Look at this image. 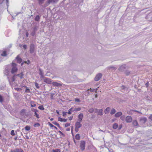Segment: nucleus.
<instances>
[{"mask_svg": "<svg viewBox=\"0 0 152 152\" xmlns=\"http://www.w3.org/2000/svg\"><path fill=\"white\" fill-rule=\"evenodd\" d=\"M48 124L50 127H53V126H54L50 122L48 123Z\"/></svg>", "mask_w": 152, "mask_h": 152, "instance_id": "nucleus-46", "label": "nucleus"}, {"mask_svg": "<svg viewBox=\"0 0 152 152\" xmlns=\"http://www.w3.org/2000/svg\"><path fill=\"white\" fill-rule=\"evenodd\" d=\"M45 0H38L39 4L40 5L42 4L44 2Z\"/></svg>", "mask_w": 152, "mask_h": 152, "instance_id": "nucleus-30", "label": "nucleus"}, {"mask_svg": "<svg viewBox=\"0 0 152 152\" xmlns=\"http://www.w3.org/2000/svg\"><path fill=\"white\" fill-rule=\"evenodd\" d=\"M22 87H24L26 88V90L25 91V93H29L30 92V90L29 89L27 86H23Z\"/></svg>", "mask_w": 152, "mask_h": 152, "instance_id": "nucleus-13", "label": "nucleus"}, {"mask_svg": "<svg viewBox=\"0 0 152 152\" xmlns=\"http://www.w3.org/2000/svg\"><path fill=\"white\" fill-rule=\"evenodd\" d=\"M27 62L28 63H27V61H25L24 62L26 63H27L28 64H29L30 63V61L29 60H28Z\"/></svg>", "mask_w": 152, "mask_h": 152, "instance_id": "nucleus-55", "label": "nucleus"}, {"mask_svg": "<svg viewBox=\"0 0 152 152\" xmlns=\"http://www.w3.org/2000/svg\"><path fill=\"white\" fill-rule=\"evenodd\" d=\"M149 85V82L148 81L145 84V86H146V87H148Z\"/></svg>", "mask_w": 152, "mask_h": 152, "instance_id": "nucleus-50", "label": "nucleus"}, {"mask_svg": "<svg viewBox=\"0 0 152 152\" xmlns=\"http://www.w3.org/2000/svg\"><path fill=\"white\" fill-rule=\"evenodd\" d=\"M115 109H112L110 112V114L111 115L114 114L115 112Z\"/></svg>", "mask_w": 152, "mask_h": 152, "instance_id": "nucleus-31", "label": "nucleus"}, {"mask_svg": "<svg viewBox=\"0 0 152 152\" xmlns=\"http://www.w3.org/2000/svg\"><path fill=\"white\" fill-rule=\"evenodd\" d=\"M53 86H62V85L59 83H58L56 82H53L51 83Z\"/></svg>", "mask_w": 152, "mask_h": 152, "instance_id": "nucleus-8", "label": "nucleus"}, {"mask_svg": "<svg viewBox=\"0 0 152 152\" xmlns=\"http://www.w3.org/2000/svg\"><path fill=\"white\" fill-rule=\"evenodd\" d=\"M15 89L17 91H19L22 90V89L19 88H15Z\"/></svg>", "mask_w": 152, "mask_h": 152, "instance_id": "nucleus-47", "label": "nucleus"}, {"mask_svg": "<svg viewBox=\"0 0 152 152\" xmlns=\"http://www.w3.org/2000/svg\"><path fill=\"white\" fill-rule=\"evenodd\" d=\"M32 111H34L35 112H38V110L36 109H32Z\"/></svg>", "mask_w": 152, "mask_h": 152, "instance_id": "nucleus-51", "label": "nucleus"}, {"mask_svg": "<svg viewBox=\"0 0 152 152\" xmlns=\"http://www.w3.org/2000/svg\"><path fill=\"white\" fill-rule=\"evenodd\" d=\"M44 81L47 83L51 84L52 83V80L50 78L44 77L43 79Z\"/></svg>", "mask_w": 152, "mask_h": 152, "instance_id": "nucleus-3", "label": "nucleus"}, {"mask_svg": "<svg viewBox=\"0 0 152 152\" xmlns=\"http://www.w3.org/2000/svg\"><path fill=\"white\" fill-rule=\"evenodd\" d=\"M53 123L54 124L56 125L57 126H58L59 128H61V127L60 126L59 124L58 123L56 122V121L53 122Z\"/></svg>", "mask_w": 152, "mask_h": 152, "instance_id": "nucleus-22", "label": "nucleus"}, {"mask_svg": "<svg viewBox=\"0 0 152 152\" xmlns=\"http://www.w3.org/2000/svg\"><path fill=\"white\" fill-rule=\"evenodd\" d=\"M38 108L41 110H44V108L43 105L39 106L38 107Z\"/></svg>", "mask_w": 152, "mask_h": 152, "instance_id": "nucleus-32", "label": "nucleus"}, {"mask_svg": "<svg viewBox=\"0 0 152 152\" xmlns=\"http://www.w3.org/2000/svg\"><path fill=\"white\" fill-rule=\"evenodd\" d=\"M34 45L33 44H31L30 45V52L31 53H34Z\"/></svg>", "mask_w": 152, "mask_h": 152, "instance_id": "nucleus-5", "label": "nucleus"}, {"mask_svg": "<svg viewBox=\"0 0 152 152\" xmlns=\"http://www.w3.org/2000/svg\"><path fill=\"white\" fill-rule=\"evenodd\" d=\"M16 75L19 77L20 79H22L23 78V74L22 73H21L20 74H18L17 75Z\"/></svg>", "mask_w": 152, "mask_h": 152, "instance_id": "nucleus-35", "label": "nucleus"}, {"mask_svg": "<svg viewBox=\"0 0 152 152\" xmlns=\"http://www.w3.org/2000/svg\"><path fill=\"white\" fill-rule=\"evenodd\" d=\"M80 110H81V108L80 107H78V108H75L74 109V110H75V111H79Z\"/></svg>", "mask_w": 152, "mask_h": 152, "instance_id": "nucleus-42", "label": "nucleus"}, {"mask_svg": "<svg viewBox=\"0 0 152 152\" xmlns=\"http://www.w3.org/2000/svg\"><path fill=\"white\" fill-rule=\"evenodd\" d=\"M75 101L77 102H80V99L78 98L75 99Z\"/></svg>", "mask_w": 152, "mask_h": 152, "instance_id": "nucleus-49", "label": "nucleus"}, {"mask_svg": "<svg viewBox=\"0 0 152 152\" xmlns=\"http://www.w3.org/2000/svg\"><path fill=\"white\" fill-rule=\"evenodd\" d=\"M11 134L12 136H14V135H15V133L14 132V131L13 130H12L11 131Z\"/></svg>", "mask_w": 152, "mask_h": 152, "instance_id": "nucleus-43", "label": "nucleus"}, {"mask_svg": "<svg viewBox=\"0 0 152 152\" xmlns=\"http://www.w3.org/2000/svg\"><path fill=\"white\" fill-rule=\"evenodd\" d=\"M97 89H92L91 88H90L89 89H88L87 90L88 91L90 90L91 92H94L95 91V92L96 93V91Z\"/></svg>", "mask_w": 152, "mask_h": 152, "instance_id": "nucleus-25", "label": "nucleus"}, {"mask_svg": "<svg viewBox=\"0 0 152 152\" xmlns=\"http://www.w3.org/2000/svg\"><path fill=\"white\" fill-rule=\"evenodd\" d=\"M126 66L125 65H122L120 66L119 68V70L120 71H124L126 68Z\"/></svg>", "mask_w": 152, "mask_h": 152, "instance_id": "nucleus-10", "label": "nucleus"}, {"mask_svg": "<svg viewBox=\"0 0 152 152\" xmlns=\"http://www.w3.org/2000/svg\"><path fill=\"white\" fill-rule=\"evenodd\" d=\"M126 121L127 123L131 122L132 121V118L129 116H127L126 118Z\"/></svg>", "mask_w": 152, "mask_h": 152, "instance_id": "nucleus-7", "label": "nucleus"}, {"mask_svg": "<svg viewBox=\"0 0 152 152\" xmlns=\"http://www.w3.org/2000/svg\"><path fill=\"white\" fill-rule=\"evenodd\" d=\"M15 152H24V151L21 148H16L15 149Z\"/></svg>", "mask_w": 152, "mask_h": 152, "instance_id": "nucleus-21", "label": "nucleus"}, {"mask_svg": "<svg viewBox=\"0 0 152 152\" xmlns=\"http://www.w3.org/2000/svg\"><path fill=\"white\" fill-rule=\"evenodd\" d=\"M67 113L68 114H71L72 113V112H71V111L70 110H69L68 111V112Z\"/></svg>", "mask_w": 152, "mask_h": 152, "instance_id": "nucleus-60", "label": "nucleus"}, {"mask_svg": "<svg viewBox=\"0 0 152 152\" xmlns=\"http://www.w3.org/2000/svg\"><path fill=\"white\" fill-rule=\"evenodd\" d=\"M94 111V109L93 108L90 109L88 110V112L91 113H93Z\"/></svg>", "mask_w": 152, "mask_h": 152, "instance_id": "nucleus-36", "label": "nucleus"}, {"mask_svg": "<svg viewBox=\"0 0 152 152\" xmlns=\"http://www.w3.org/2000/svg\"><path fill=\"white\" fill-rule=\"evenodd\" d=\"M118 125L117 123H115L113 125V129H115L118 128Z\"/></svg>", "mask_w": 152, "mask_h": 152, "instance_id": "nucleus-15", "label": "nucleus"}, {"mask_svg": "<svg viewBox=\"0 0 152 152\" xmlns=\"http://www.w3.org/2000/svg\"><path fill=\"white\" fill-rule=\"evenodd\" d=\"M26 110L25 109H23L20 112V114L21 115H23L26 112Z\"/></svg>", "mask_w": 152, "mask_h": 152, "instance_id": "nucleus-14", "label": "nucleus"}, {"mask_svg": "<svg viewBox=\"0 0 152 152\" xmlns=\"http://www.w3.org/2000/svg\"><path fill=\"white\" fill-rule=\"evenodd\" d=\"M102 75L101 73L97 74L94 78V80L96 81H98L102 77Z\"/></svg>", "mask_w": 152, "mask_h": 152, "instance_id": "nucleus-4", "label": "nucleus"}, {"mask_svg": "<svg viewBox=\"0 0 152 152\" xmlns=\"http://www.w3.org/2000/svg\"><path fill=\"white\" fill-rule=\"evenodd\" d=\"M133 111H134V112H138L139 113H141L140 112H139L138 111H137V110H134Z\"/></svg>", "mask_w": 152, "mask_h": 152, "instance_id": "nucleus-62", "label": "nucleus"}, {"mask_svg": "<svg viewBox=\"0 0 152 152\" xmlns=\"http://www.w3.org/2000/svg\"><path fill=\"white\" fill-rule=\"evenodd\" d=\"M56 113L58 114H59V112L58 111V110H56Z\"/></svg>", "mask_w": 152, "mask_h": 152, "instance_id": "nucleus-64", "label": "nucleus"}, {"mask_svg": "<svg viewBox=\"0 0 152 152\" xmlns=\"http://www.w3.org/2000/svg\"><path fill=\"white\" fill-rule=\"evenodd\" d=\"M67 113V112H63V116L64 117H65Z\"/></svg>", "mask_w": 152, "mask_h": 152, "instance_id": "nucleus-45", "label": "nucleus"}, {"mask_svg": "<svg viewBox=\"0 0 152 152\" xmlns=\"http://www.w3.org/2000/svg\"><path fill=\"white\" fill-rule=\"evenodd\" d=\"M103 110L102 109L98 110L97 109H95V112L98 113V114L99 115H102Z\"/></svg>", "mask_w": 152, "mask_h": 152, "instance_id": "nucleus-6", "label": "nucleus"}, {"mask_svg": "<svg viewBox=\"0 0 152 152\" xmlns=\"http://www.w3.org/2000/svg\"><path fill=\"white\" fill-rule=\"evenodd\" d=\"M67 119H63L62 122H66Z\"/></svg>", "mask_w": 152, "mask_h": 152, "instance_id": "nucleus-57", "label": "nucleus"}, {"mask_svg": "<svg viewBox=\"0 0 152 152\" xmlns=\"http://www.w3.org/2000/svg\"><path fill=\"white\" fill-rule=\"evenodd\" d=\"M34 126H40L39 124L38 123H36L34 124Z\"/></svg>", "mask_w": 152, "mask_h": 152, "instance_id": "nucleus-53", "label": "nucleus"}, {"mask_svg": "<svg viewBox=\"0 0 152 152\" xmlns=\"http://www.w3.org/2000/svg\"><path fill=\"white\" fill-rule=\"evenodd\" d=\"M39 71L40 72L39 73V75L41 77L44 78V77L43 76V73L41 71V70L40 69H39Z\"/></svg>", "mask_w": 152, "mask_h": 152, "instance_id": "nucleus-19", "label": "nucleus"}, {"mask_svg": "<svg viewBox=\"0 0 152 152\" xmlns=\"http://www.w3.org/2000/svg\"><path fill=\"white\" fill-rule=\"evenodd\" d=\"M149 118L152 121V114L150 115L149 117Z\"/></svg>", "mask_w": 152, "mask_h": 152, "instance_id": "nucleus-58", "label": "nucleus"}, {"mask_svg": "<svg viewBox=\"0 0 152 152\" xmlns=\"http://www.w3.org/2000/svg\"><path fill=\"white\" fill-rule=\"evenodd\" d=\"M58 132L61 134L62 135H64V134L60 131H58Z\"/></svg>", "mask_w": 152, "mask_h": 152, "instance_id": "nucleus-54", "label": "nucleus"}, {"mask_svg": "<svg viewBox=\"0 0 152 152\" xmlns=\"http://www.w3.org/2000/svg\"><path fill=\"white\" fill-rule=\"evenodd\" d=\"M34 115L36 116L37 118H39V115L37 113V112H35L34 113Z\"/></svg>", "mask_w": 152, "mask_h": 152, "instance_id": "nucleus-38", "label": "nucleus"}, {"mask_svg": "<svg viewBox=\"0 0 152 152\" xmlns=\"http://www.w3.org/2000/svg\"><path fill=\"white\" fill-rule=\"evenodd\" d=\"M16 59L17 62L19 63H20L22 61V59L19 58L18 56L17 57Z\"/></svg>", "mask_w": 152, "mask_h": 152, "instance_id": "nucleus-18", "label": "nucleus"}, {"mask_svg": "<svg viewBox=\"0 0 152 152\" xmlns=\"http://www.w3.org/2000/svg\"><path fill=\"white\" fill-rule=\"evenodd\" d=\"M122 124H120V125L118 127V130H120L122 128Z\"/></svg>", "mask_w": 152, "mask_h": 152, "instance_id": "nucleus-44", "label": "nucleus"}, {"mask_svg": "<svg viewBox=\"0 0 152 152\" xmlns=\"http://www.w3.org/2000/svg\"><path fill=\"white\" fill-rule=\"evenodd\" d=\"M120 118L122 121H124L126 118L125 116L124 115H122V116H121V117Z\"/></svg>", "mask_w": 152, "mask_h": 152, "instance_id": "nucleus-37", "label": "nucleus"}, {"mask_svg": "<svg viewBox=\"0 0 152 152\" xmlns=\"http://www.w3.org/2000/svg\"><path fill=\"white\" fill-rule=\"evenodd\" d=\"M30 128H31L29 126H26L25 127V129H26V130H27V131L29 130L30 129Z\"/></svg>", "mask_w": 152, "mask_h": 152, "instance_id": "nucleus-34", "label": "nucleus"}, {"mask_svg": "<svg viewBox=\"0 0 152 152\" xmlns=\"http://www.w3.org/2000/svg\"><path fill=\"white\" fill-rule=\"evenodd\" d=\"M79 128L75 127V130L76 132H77L78 131Z\"/></svg>", "mask_w": 152, "mask_h": 152, "instance_id": "nucleus-52", "label": "nucleus"}, {"mask_svg": "<svg viewBox=\"0 0 152 152\" xmlns=\"http://www.w3.org/2000/svg\"><path fill=\"white\" fill-rule=\"evenodd\" d=\"M63 119L61 117L58 118V121H59L62 122Z\"/></svg>", "mask_w": 152, "mask_h": 152, "instance_id": "nucleus-48", "label": "nucleus"}, {"mask_svg": "<svg viewBox=\"0 0 152 152\" xmlns=\"http://www.w3.org/2000/svg\"><path fill=\"white\" fill-rule=\"evenodd\" d=\"M110 108L109 107H107L104 111L105 113V114H108L109 113V112L110 110Z\"/></svg>", "mask_w": 152, "mask_h": 152, "instance_id": "nucleus-17", "label": "nucleus"}, {"mask_svg": "<svg viewBox=\"0 0 152 152\" xmlns=\"http://www.w3.org/2000/svg\"><path fill=\"white\" fill-rule=\"evenodd\" d=\"M73 117V116H72L70 117H69L68 118H69V120L71 121Z\"/></svg>", "mask_w": 152, "mask_h": 152, "instance_id": "nucleus-56", "label": "nucleus"}, {"mask_svg": "<svg viewBox=\"0 0 152 152\" xmlns=\"http://www.w3.org/2000/svg\"><path fill=\"white\" fill-rule=\"evenodd\" d=\"M72 109H73V108L72 107L70 109H69V110H70L71 111V112H73V111H75V110H72Z\"/></svg>", "mask_w": 152, "mask_h": 152, "instance_id": "nucleus-61", "label": "nucleus"}, {"mask_svg": "<svg viewBox=\"0 0 152 152\" xmlns=\"http://www.w3.org/2000/svg\"><path fill=\"white\" fill-rule=\"evenodd\" d=\"M86 145V142L84 141H80V149L82 151H84L85 149V147Z\"/></svg>", "mask_w": 152, "mask_h": 152, "instance_id": "nucleus-2", "label": "nucleus"}, {"mask_svg": "<svg viewBox=\"0 0 152 152\" xmlns=\"http://www.w3.org/2000/svg\"><path fill=\"white\" fill-rule=\"evenodd\" d=\"M52 152H61V150L59 149H53L52 150Z\"/></svg>", "mask_w": 152, "mask_h": 152, "instance_id": "nucleus-24", "label": "nucleus"}, {"mask_svg": "<svg viewBox=\"0 0 152 152\" xmlns=\"http://www.w3.org/2000/svg\"><path fill=\"white\" fill-rule=\"evenodd\" d=\"M1 55L3 56H5L7 55V51H4L1 54Z\"/></svg>", "mask_w": 152, "mask_h": 152, "instance_id": "nucleus-20", "label": "nucleus"}, {"mask_svg": "<svg viewBox=\"0 0 152 152\" xmlns=\"http://www.w3.org/2000/svg\"><path fill=\"white\" fill-rule=\"evenodd\" d=\"M40 19V16L39 15H37L36 16V17H35V20L36 21H39Z\"/></svg>", "mask_w": 152, "mask_h": 152, "instance_id": "nucleus-26", "label": "nucleus"}, {"mask_svg": "<svg viewBox=\"0 0 152 152\" xmlns=\"http://www.w3.org/2000/svg\"><path fill=\"white\" fill-rule=\"evenodd\" d=\"M53 0H48L47 1V3L48 5L50 3H52L53 2Z\"/></svg>", "mask_w": 152, "mask_h": 152, "instance_id": "nucleus-40", "label": "nucleus"}, {"mask_svg": "<svg viewBox=\"0 0 152 152\" xmlns=\"http://www.w3.org/2000/svg\"><path fill=\"white\" fill-rule=\"evenodd\" d=\"M3 101V97L0 95V102H2Z\"/></svg>", "mask_w": 152, "mask_h": 152, "instance_id": "nucleus-39", "label": "nucleus"}, {"mask_svg": "<svg viewBox=\"0 0 152 152\" xmlns=\"http://www.w3.org/2000/svg\"><path fill=\"white\" fill-rule=\"evenodd\" d=\"M83 113H81L78 115V121L81 122L83 118Z\"/></svg>", "mask_w": 152, "mask_h": 152, "instance_id": "nucleus-9", "label": "nucleus"}, {"mask_svg": "<svg viewBox=\"0 0 152 152\" xmlns=\"http://www.w3.org/2000/svg\"><path fill=\"white\" fill-rule=\"evenodd\" d=\"M70 125V123H66L64 125V127L66 128L68 126H69Z\"/></svg>", "mask_w": 152, "mask_h": 152, "instance_id": "nucleus-33", "label": "nucleus"}, {"mask_svg": "<svg viewBox=\"0 0 152 152\" xmlns=\"http://www.w3.org/2000/svg\"><path fill=\"white\" fill-rule=\"evenodd\" d=\"M122 114V113L121 112H119L116 113L115 114V117H119Z\"/></svg>", "mask_w": 152, "mask_h": 152, "instance_id": "nucleus-12", "label": "nucleus"}, {"mask_svg": "<svg viewBox=\"0 0 152 152\" xmlns=\"http://www.w3.org/2000/svg\"><path fill=\"white\" fill-rule=\"evenodd\" d=\"M138 124L137 121L136 120H134V126H137L136 127H138Z\"/></svg>", "mask_w": 152, "mask_h": 152, "instance_id": "nucleus-27", "label": "nucleus"}, {"mask_svg": "<svg viewBox=\"0 0 152 152\" xmlns=\"http://www.w3.org/2000/svg\"><path fill=\"white\" fill-rule=\"evenodd\" d=\"M31 106L32 107H35L36 106V104L34 102V101L31 102Z\"/></svg>", "mask_w": 152, "mask_h": 152, "instance_id": "nucleus-23", "label": "nucleus"}, {"mask_svg": "<svg viewBox=\"0 0 152 152\" xmlns=\"http://www.w3.org/2000/svg\"><path fill=\"white\" fill-rule=\"evenodd\" d=\"M35 86L37 88H39V86L38 84L37 83V82H35Z\"/></svg>", "mask_w": 152, "mask_h": 152, "instance_id": "nucleus-41", "label": "nucleus"}, {"mask_svg": "<svg viewBox=\"0 0 152 152\" xmlns=\"http://www.w3.org/2000/svg\"><path fill=\"white\" fill-rule=\"evenodd\" d=\"M80 122H77L75 124V127L80 128L81 126L82 125L80 123Z\"/></svg>", "mask_w": 152, "mask_h": 152, "instance_id": "nucleus-16", "label": "nucleus"}, {"mask_svg": "<svg viewBox=\"0 0 152 152\" xmlns=\"http://www.w3.org/2000/svg\"><path fill=\"white\" fill-rule=\"evenodd\" d=\"M58 0H53V2H55L57 1Z\"/></svg>", "mask_w": 152, "mask_h": 152, "instance_id": "nucleus-63", "label": "nucleus"}, {"mask_svg": "<svg viewBox=\"0 0 152 152\" xmlns=\"http://www.w3.org/2000/svg\"><path fill=\"white\" fill-rule=\"evenodd\" d=\"M121 88L122 91L123 92H124L125 91V90L127 89V88L123 86H122Z\"/></svg>", "mask_w": 152, "mask_h": 152, "instance_id": "nucleus-29", "label": "nucleus"}, {"mask_svg": "<svg viewBox=\"0 0 152 152\" xmlns=\"http://www.w3.org/2000/svg\"><path fill=\"white\" fill-rule=\"evenodd\" d=\"M147 119L145 117L141 118L140 119V121L142 123H145Z\"/></svg>", "mask_w": 152, "mask_h": 152, "instance_id": "nucleus-11", "label": "nucleus"}, {"mask_svg": "<svg viewBox=\"0 0 152 152\" xmlns=\"http://www.w3.org/2000/svg\"><path fill=\"white\" fill-rule=\"evenodd\" d=\"M23 47L25 49H26L27 48V46L26 45H24L23 46Z\"/></svg>", "mask_w": 152, "mask_h": 152, "instance_id": "nucleus-59", "label": "nucleus"}, {"mask_svg": "<svg viewBox=\"0 0 152 152\" xmlns=\"http://www.w3.org/2000/svg\"><path fill=\"white\" fill-rule=\"evenodd\" d=\"M75 139L77 140H79L80 139V136L79 134H77L75 136Z\"/></svg>", "mask_w": 152, "mask_h": 152, "instance_id": "nucleus-28", "label": "nucleus"}, {"mask_svg": "<svg viewBox=\"0 0 152 152\" xmlns=\"http://www.w3.org/2000/svg\"><path fill=\"white\" fill-rule=\"evenodd\" d=\"M12 66L13 67L12 69L11 72L12 74H13L17 71L18 69L16 67L17 65L15 63H12Z\"/></svg>", "mask_w": 152, "mask_h": 152, "instance_id": "nucleus-1", "label": "nucleus"}]
</instances>
